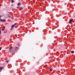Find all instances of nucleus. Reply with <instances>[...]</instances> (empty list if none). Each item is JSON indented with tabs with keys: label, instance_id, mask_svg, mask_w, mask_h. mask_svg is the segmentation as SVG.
Listing matches in <instances>:
<instances>
[{
	"label": "nucleus",
	"instance_id": "nucleus-1",
	"mask_svg": "<svg viewBox=\"0 0 75 75\" xmlns=\"http://www.w3.org/2000/svg\"><path fill=\"white\" fill-rule=\"evenodd\" d=\"M14 47H12L11 48H10L9 51H11L14 50Z\"/></svg>",
	"mask_w": 75,
	"mask_h": 75
},
{
	"label": "nucleus",
	"instance_id": "nucleus-18",
	"mask_svg": "<svg viewBox=\"0 0 75 75\" xmlns=\"http://www.w3.org/2000/svg\"><path fill=\"white\" fill-rule=\"evenodd\" d=\"M1 16H0V18H1Z\"/></svg>",
	"mask_w": 75,
	"mask_h": 75
},
{
	"label": "nucleus",
	"instance_id": "nucleus-7",
	"mask_svg": "<svg viewBox=\"0 0 75 75\" xmlns=\"http://www.w3.org/2000/svg\"><path fill=\"white\" fill-rule=\"evenodd\" d=\"M23 9V7H20V9L21 10V11H22Z\"/></svg>",
	"mask_w": 75,
	"mask_h": 75
},
{
	"label": "nucleus",
	"instance_id": "nucleus-6",
	"mask_svg": "<svg viewBox=\"0 0 75 75\" xmlns=\"http://www.w3.org/2000/svg\"><path fill=\"white\" fill-rule=\"evenodd\" d=\"M21 3H18V4H17V6H20V5H21Z\"/></svg>",
	"mask_w": 75,
	"mask_h": 75
},
{
	"label": "nucleus",
	"instance_id": "nucleus-3",
	"mask_svg": "<svg viewBox=\"0 0 75 75\" xmlns=\"http://www.w3.org/2000/svg\"><path fill=\"white\" fill-rule=\"evenodd\" d=\"M16 25V24H15L14 25H13V26H12L11 29V30H12L13 29V28H14V26H15Z\"/></svg>",
	"mask_w": 75,
	"mask_h": 75
},
{
	"label": "nucleus",
	"instance_id": "nucleus-9",
	"mask_svg": "<svg viewBox=\"0 0 75 75\" xmlns=\"http://www.w3.org/2000/svg\"><path fill=\"white\" fill-rule=\"evenodd\" d=\"M8 17L9 18H10L11 17V16L10 15H8Z\"/></svg>",
	"mask_w": 75,
	"mask_h": 75
},
{
	"label": "nucleus",
	"instance_id": "nucleus-17",
	"mask_svg": "<svg viewBox=\"0 0 75 75\" xmlns=\"http://www.w3.org/2000/svg\"><path fill=\"white\" fill-rule=\"evenodd\" d=\"M11 6H13V5H11Z\"/></svg>",
	"mask_w": 75,
	"mask_h": 75
},
{
	"label": "nucleus",
	"instance_id": "nucleus-4",
	"mask_svg": "<svg viewBox=\"0 0 75 75\" xmlns=\"http://www.w3.org/2000/svg\"><path fill=\"white\" fill-rule=\"evenodd\" d=\"M4 67H0V72H1V71L2 69H4Z\"/></svg>",
	"mask_w": 75,
	"mask_h": 75
},
{
	"label": "nucleus",
	"instance_id": "nucleus-16",
	"mask_svg": "<svg viewBox=\"0 0 75 75\" xmlns=\"http://www.w3.org/2000/svg\"><path fill=\"white\" fill-rule=\"evenodd\" d=\"M1 48H0V50H1Z\"/></svg>",
	"mask_w": 75,
	"mask_h": 75
},
{
	"label": "nucleus",
	"instance_id": "nucleus-5",
	"mask_svg": "<svg viewBox=\"0 0 75 75\" xmlns=\"http://www.w3.org/2000/svg\"><path fill=\"white\" fill-rule=\"evenodd\" d=\"M14 49H15V50H17L19 49V47L17 46H16L15 47H14Z\"/></svg>",
	"mask_w": 75,
	"mask_h": 75
},
{
	"label": "nucleus",
	"instance_id": "nucleus-14",
	"mask_svg": "<svg viewBox=\"0 0 75 75\" xmlns=\"http://www.w3.org/2000/svg\"><path fill=\"white\" fill-rule=\"evenodd\" d=\"M4 28H3L2 29V31H4Z\"/></svg>",
	"mask_w": 75,
	"mask_h": 75
},
{
	"label": "nucleus",
	"instance_id": "nucleus-11",
	"mask_svg": "<svg viewBox=\"0 0 75 75\" xmlns=\"http://www.w3.org/2000/svg\"><path fill=\"white\" fill-rule=\"evenodd\" d=\"M6 63H8V61H7V60H6Z\"/></svg>",
	"mask_w": 75,
	"mask_h": 75
},
{
	"label": "nucleus",
	"instance_id": "nucleus-15",
	"mask_svg": "<svg viewBox=\"0 0 75 75\" xmlns=\"http://www.w3.org/2000/svg\"><path fill=\"white\" fill-rule=\"evenodd\" d=\"M1 31L0 30V35H1Z\"/></svg>",
	"mask_w": 75,
	"mask_h": 75
},
{
	"label": "nucleus",
	"instance_id": "nucleus-2",
	"mask_svg": "<svg viewBox=\"0 0 75 75\" xmlns=\"http://www.w3.org/2000/svg\"><path fill=\"white\" fill-rule=\"evenodd\" d=\"M0 21L2 22H6V20L5 19H0Z\"/></svg>",
	"mask_w": 75,
	"mask_h": 75
},
{
	"label": "nucleus",
	"instance_id": "nucleus-8",
	"mask_svg": "<svg viewBox=\"0 0 75 75\" xmlns=\"http://www.w3.org/2000/svg\"><path fill=\"white\" fill-rule=\"evenodd\" d=\"M72 20H73V19H71V20H70L69 21V23H70L71 22H72Z\"/></svg>",
	"mask_w": 75,
	"mask_h": 75
},
{
	"label": "nucleus",
	"instance_id": "nucleus-12",
	"mask_svg": "<svg viewBox=\"0 0 75 75\" xmlns=\"http://www.w3.org/2000/svg\"><path fill=\"white\" fill-rule=\"evenodd\" d=\"M71 53H74V51H71Z\"/></svg>",
	"mask_w": 75,
	"mask_h": 75
},
{
	"label": "nucleus",
	"instance_id": "nucleus-13",
	"mask_svg": "<svg viewBox=\"0 0 75 75\" xmlns=\"http://www.w3.org/2000/svg\"><path fill=\"white\" fill-rule=\"evenodd\" d=\"M50 71H53V70L52 69H50Z\"/></svg>",
	"mask_w": 75,
	"mask_h": 75
},
{
	"label": "nucleus",
	"instance_id": "nucleus-10",
	"mask_svg": "<svg viewBox=\"0 0 75 75\" xmlns=\"http://www.w3.org/2000/svg\"><path fill=\"white\" fill-rule=\"evenodd\" d=\"M14 2V1L13 0H11V3H13Z\"/></svg>",
	"mask_w": 75,
	"mask_h": 75
}]
</instances>
